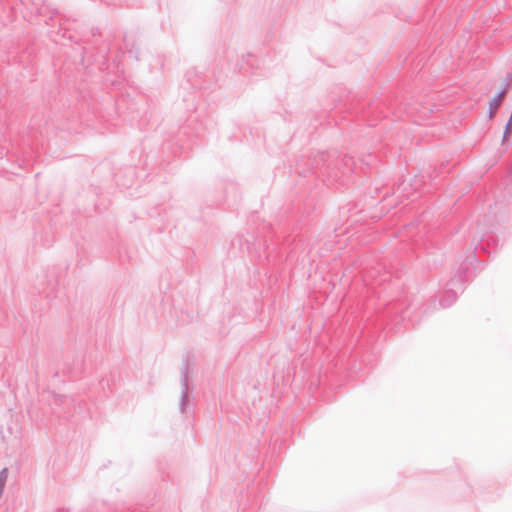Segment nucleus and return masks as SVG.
<instances>
[{
	"instance_id": "obj_1",
	"label": "nucleus",
	"mask_w": 512,
	"mask_h": 512,
	"mask_svg": "<svg viewBox=\"0 0 512 512\" xmlns=\"http://www.w3.org/2000/svg\"><path fill=\"white\" fill-rule=\"evenodd\" d=\"M504 98V92H501L497 94L491 101H490V110H491V116L496 112V110L499 108V106L502 103V100Z\"/></svg>"
},
{
	"instance_id": "obj_2",
	"label": "nucleus",
	"mask_w": 512,
	"mask_h": 512,
	"mask_svg": "<svg viewBox=\"0 0 512 512\" xmlns=\"http://www.w3.org/2000/svg\"><path fill=\"white\" fill-rule=\"evenodd\" d=\"M7 477H8V471L6 468H4L1 472H0V495L2 494L3 492V489H4V486H5V483L7 481Z\"/></svg>"
}]
</instances>
